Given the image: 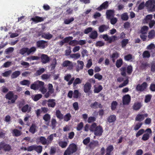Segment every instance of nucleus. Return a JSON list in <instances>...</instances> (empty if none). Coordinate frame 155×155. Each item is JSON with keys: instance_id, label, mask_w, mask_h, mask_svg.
I'll return each instance as SVG.
<instances>
[{"instance_id": "dca6fc26", "label": "nucleus", "mask_w": 155, "mask_h": 155, "mask_svg": "<svg viewBox=\"0 0 155 155\" xmlns=\"http://www.w3.org/2000/svg\"><path fill=\"white\" fill-rule=\"evenodd\" d=\"M44 18L38 16H36L31 18V20L36 23L42 21H44Z\"/></svg>"}, {"instance_id": "13d9d810", "label": "nucleus", "mask_w": 155, "mask_h": 155, "mask_svg": "<svg viewBox=\"0 0 155 155\" xmlns=\"http://www.w3.org/2000/svg\"><path fill=\"white\" fill-rule=\"evenodd\" d=\"M122 64V60L121 59L118 60L116 63V66L117 68L121 67Z\"/></svg>"}, {"instance_id": "9d476101", "label": "nucleus", "mask_w": 155, "mask_h": 155, "mask_svg": "<svg viewBox=\"0 0 155 155\" xmlns=\"http://www.w3.org/2000/svg\"><path fill=\"white\" fill-rule=\"evenodd\" d=\"M123 103L124 104H128L130 102V97L128 94L125 95L123 97Z\"/></svg>"}, {"instance_id": "bf43d9fd", "label": "nucleus", "mask_w": 155, "mask_h": 155, "mask_svg": "<svg viewBox=\"0 0 155 155\" xmlns=\"http://www.w3.org/2000/svg\"><path fill=\"white\" fill-rule=\"evenodd\" d=\"M21 64L24 66L25 68H28L29 66V64L27 62L22 61L21 62Z\"/></svg>"}, {"instance_id": "cd10ccee", "label": "nucleus", "mask_w": 155, "mask_h": 155, "mask_svg": "<svg viewBox=\"0 0 155 155\" xmlns=\"http://www.w3.org/2000/svg\"><path fill=\"white\" fill-rule=\"evenodd\" d=\"M116 119L115 115H111L109 116L107 118V120L109 123H112L114 122Z\"/></svg>"}, {"instance_id": "4be33fe9", "label": "nucleus", "mask_w": 155, "mask_h": 155, "mask_svg": "<svg viewBox=\"0 0 155 155\" xmlns=\"http://www.w3.org/2000/svg\"><path fill=\"white\" fill-rule=\"evenodd\" d=\"M56 136L57 134L55 133L51 134L47 138V140L48 145L51 143L54 137H56Z\"/></svg>"}, {"instance_id": "69168bd1", "label": "nucleus", "mask_w": 155, "mask_h": 155, "mask_svg": "<svg viewBox=\"0 0 155 155\" xmlns=\"http://www.w3.org/2000/svg\"><path fill=\"white\" fill-rule=\"evenodd\" d=\"M79 91L78 90H75L73 93V97L75 98H77L79 96Z\"/></svg>"}, {"instance_id": "c03bdc74", "label": "nucleus", "mask_w": 155, "mask_h": 155, "mask_svg": "<svg viewBox=\"0 0 155 155\" xmlns=\"http://www.w3.org/2000/svg\"><path fill=\"white\" fill-rule=\"evenodd\" d=\"M45 69L44 68H39V69L37 71L35 74L37 76H38L41 75L45 71Z\"/></svg>"}, {"instance_id": "423d86ee", "label": "nucleus", "mask_w": 155, "mask_h": 155, "mask_svg": "<svg viewBox=\"0 0 155 155\" xmlns=\"http://www.w3.org/2000/svg\"><path fill=\"white\" fill-rule=\"evenodd\" d=\"M147 83L145 82L141 85L138 84L136 87V89L138 91H143L147 88Z\"/></svg>"}, {"instance_id": "774afa93", "label": "nucleus", "mask_w": 155, "mask_h": 155, "mask_svg": "<svg viewBox=\"0 0 155 155\" xmlns=\"http://www.w3.org/2000/svg\"><path fill=\"white\" fill-rule=\"evenodd\" d=\"M94 77L99 80H100L102 78V76L99 73H97L94 75Z\"/></svg>"}, {"instance_id": "37998d69", "label": "nucleus", "mask_w": 155, "mask_h": 155, "mask_svg": "<svg viewBox=\"0 0 155 155\" xmlns=\"http://www.w3.org/2000/svg\"><path fill=\"white\" fill-rule=\"evenodd\" d=\"M103 89L102 86L100 85L97 87H95L94 90V92L95 93H99Z\"/></svg>"}, {"instance_id": "680f3d73", "label": "nucleus", "mask_w": 155, "mask_h": 155, "mask_svg": "<svg viewBox=\"0 0 155 155\" xmlns=\"http://www.w3.org/2000/svg\"><path fill=\"white\" fill-rule=\"evenodd\" d=\"M57 64V61L55 58H54L52 61V63L51 64V66L52 67V68L54 69Z\"/></svg>"}, {"instance_id": "c85d7f7f", "label": "nucleus", "mask_w": 155, "mask_h": 155, "mask_svg": "<svg viewBox=\"0 0 155 155\" xmlns=\"http://www.w3.org/2000/svg\"><path fill=\"white\" fill-rule=\"evenodd\" d=\"M99 145L98 142L97 141H93L91 142L89 144V147L91 148H94L95 147L98 146Z\"/></svg>"}, {"instance_id": "9b49d317", "label": "nucleus", "mask_w": 155, "mask_h": 155, "mask_svg": "<svg viewBox=\"0 0 155 155\" xmlns=\"http://www.w3.org/2000/svg\"><path fill=\"white\" fill-rule=\"evenodd\" d=\"M37 141L38 142H41L43 145H48L47 139L44 137H41L37 138Z\"/></svg>"}, {"instance_id": "49530a36", "label": "nucleus", "mask_w": 155, "mask_h": 155, "mask_svg": "<svg viewBox=\"0 0 155 155\" xmlns=\"http://www.w3.org/2000/svg\"><path fill=\"white\" fill-rule=\"evenodd\" d=\"M36 50V48L35 47H32L30 49L28 48V55H29L33 53Z\"/></svg>"}, {"instance_id": "338daca9", "label": "nucleus", "mask_w": 155, "mask_h": 155, "mask_svg": "<svg viewBox=\"0 0 155 155\" xmlns=\"http://www.w3.org/2000/svg\"><path fill=\"white\" fill-rule=\"evenodd\" d=\"M11 62L7 61L5 62L2 66L3 68H8L11 65Z\"/></svg>"}, {"instance_id": "39448f33", "label": "nucleus", "mask_w": 155, "mask_h": 155, "mask_svg": "<svg viewBox=\"0 0 155 155\" xmlns=\"http://www.w3.org/2000/svg\"><path fill=\"white\" fill-rule=\"evenodd\" d=\"M102 37L105 41H107L109 43H111L118 38L117 37L115 36L114 35L109 37L107 34L103 35Z\"/></svg>"}, {"instance_id": "412c9836", "label": "nucleus", "mask_w": 155, "mask_h": 155, "mask_svg": "<svg viewBox=\"0 0 155 155\" xmlns=\"http://www.w3.org/2000/svg\"><path fill=\"white\" fill-rule=\"evenodd\" d=\"M21 110L24 113L29 112L31 111V107L28 104H26L22 108Z\"/></svg>"}, {"instance_id": "c756f323", "label": "nucleus", "mask_w": 155, "mask_h": 155, "mask_svg": "<svg viewBox=\"0 0 155 155\" xmlns=\"http://www.w3.org/2000/svg\"><path fill=\"white\" fill-rule=\"evenodd\" d=\"M97 33L96 31H94L90 34L89 37L92 39H94L96 38L97 37Z\"/></svg>"}, {"instance_id": "4d7b16f0", "label": "nucleus", "mask_w": 155, "mask_h": 155, "mask_svg": "<svg viewBox=\"0 0 155 155\" xmlns=\"http://www.w3.org/2000/svg\"><path fill=\"white\" fill-rule=\"evenodd\" d=\"M12 71L9 70L5 72L2 74V75L4 77H7L9 76L11 73Z\"/></svg>"}, {"instance_id": "1a4fd4ad", "label": "nucleus", "mask_w": 155, "mask_h": 155, "mask_svg": "<svg viewBox=\"0 0 155 155\" xmlns=\"http://www.w3.org/2000/svg\"><path fill=\"white\" fill-rule=\"evenodd\" d=\"M41 62L43 64H45L48 63L50 61V58L46 54H42L41 57Z\"/></svg>"}, {"instance_id": "ddd939ff", "label": "nucleus", "mask_w": 155, "mask_h": 155, "mask_svg": "<svg viewBox=\"0 0 155 155\" xmlns=\"http://www.w3.org/2000/svg\"><path fill=\"white\" fill-rule=\"evenodd\" d=\"M37 45L39 48H44L47 46V43L44 41H39L37 42Z\"/></svg>"}, {"instance_id": "e2e57ef3", "label": "nucleus", "mask_w": 155, "mask_h": 155, "mask_svg": "<svg viewBox=\"0 0 155 155\" xmlns=\"http://www.w3.org/2000/svg\"><path fill=\"white\" fill-rule=\"evenodd\" d=\"M151 97L152 96L151 95L148 94L145 97V102L147 103L149 102L151 100Z\"/></svg>"}, {"instance_id": "7ed1b4c3", "label": "nucleus", "mask_w": 155, "mask_h": 155, "mask_svg": "<svg viewBox=\"0 0 155 155\" xmlns=\"http://www.w3.org/2000/svg\"><path fill=\"white\" fill-rule=\"evenodd\" d=\"M145 6L149 12L155 11V0H149L145 3Z\"/></svg>"}, {"instance_id": "3c124183", "label": "nucleus", "mask_w": 155, "mask_h": 155, "mask_svg": "<svg viewBox=\"0 0 155 155\" xmlns=\"http://www.w3.org/2000/svg\"><path fill=\"white\" fill-rule=\"evenodd\" d=\"M84 124L83 122H81L80 123L78 124L76 127L77 130L78 131L81 130L83 128Z\"/></svg>"}, {"instance_id": "ea45409f", "label": "nucleus", "mask_w": 155, "mask_h": 155, "mask_svg": "<svg viewBox=\"0 0 155 155\" xmlns=\"http://www.w3.org/2000/svg\"><path fill=\"white\" fill-rule=\"evenodd\" d=\"M148 29V27L147 26H143L141 28L140 32L143 34H146Z\"/></svg>"}, {"instance_id": "58836bf2", "label": "nucleus", "mask_w": 155, "mask_h": 155, "mask_svg": "<svg viewBox=\"0 0 155 155\" xmlns=\"http://www.w3.org/2000/svg\"><path fill=\"white\" fill-rule=\"evenodd\" d=\"M21 134V132L17 129H15L13 130V134L15 136H18Z\"/></svg>"}, {"instance_id": "a19ab883", "label": "nucleus", "mask_w": 155, "mask_h": 155, "mask_svg": "<svg viewBox=\"0 0 155 155\" xmlns=\"http://www.w3.org/2000/svg\"><path fill=\"white\" fill-rule=\"evenodd\" d=\"M70 57L72 58L77 59L80 57V54L79 53L73 54L70 55Z\"/></svg>"}, {"instance_id": "79ce46f5", "label": "nucleus", "mask_w": 155, "mask_h": 155, "mask_svg": "<svg viewBox=\"0 0 155 155\" xmlns=\"http://www.w3.org/2000/svg\"><path fill=\"white\" fill-rule=\"evenodd\" d=\"M28 48H23L20 50L19 53L22 55H23L25 53H27V54H28Z\"/></svg>"}, {"instance_id": "5fc2aeb1", "label": "nucleus", "mask_w": 155, "mask_h": 155, "mask_svg": "<svg viewBox=\"0 0 155 155\" xmlns=\"http://www.w3.org/2000/svg\"><path fill=\"white\" fill-rule=\"evenodd\" d=\"M143 58H148L150 56V54L148 51H146L143 52Z\"/></svg>"}, {"instance_id": "bb28decb", "label": "nucleus", "mask_w": 155, "mask_h": 155, "mask_svg": "<svg viewBox=\"0 0 155 155\" xmlns=\"http://www.w3.org/2000/svg\"><path fill=\"white\" fill-rule=\"evenodd\" d=\"M2 147L5 151H8L11 150V147L9 145L2 144L1 143V147Z\"/></svg>"}, {"instance_id": "f3484780", "label": "nucleus", "mask_w": 155, "mask_h": 155, "mask_svg": "<svg viewBox=\"0 0 155 155\" xmlns=\"http://www.w3.org/2000/svg\"><path fill=\"white\" fill-rule=\"evenodd\" d=\"M77 63L78 65L77 67L76 71H78L80 70L83 69L84 64L83 61H78Z\"/></svg>"}, {"instance_id": "72a5a7b5", "label": "nucleus", "mask_w": 155, "mask_h": 155, "mask_svg": "<svg viewBox=\"0 0 155 155\" xmlns=\"http://www.w3.org/2000/svg\"><path fill=\"white\" fill-rule=\"evenodd\" d=\"M142 106L141 104L140 103H135L133 106V108L135 110H139Z\"/></svg>"}, {"instance_id": "7c9ffc66", "label": "nucleus", "mask_w": 155, "mask_h": 155, "mask_svg": "<svg viewBox=\"0 0 155 155\" xmlns=\"http://www.w3.org/2000/svg\"><path fill=\"white\" fill-rule=\"evenodd\" d=\"M42 97V95L40 94H38L32 96V98L34 101H37L40 99Z\"/></svg>"}, {"instance_id": "aec40b11", "label": "nucleus", "mask_w": 155, "mask_h": 155, "mask_svg": "<svg viewBox=\"0 0 155 155\" xmlns=\"http://www.w3.org/2000/svg\"><path fill=\"white\" fill-rule=\"evenodd\" d=\"M99 31L101 33L109 29L108 26L105 25H102L99 27Z\"/></svg>"}, {"instance_id": "09e8293b", "label": "nucleus", "mask_w": 155, "mask_h": 155, "mask_svg": "<svg viewBox=\"0 0 155 155\" xmlns=\"http://www.w3.org/2000/svg\"><path fill=\"white\" fill-rule=\"evenodd\" d=\"M71 117V115L70 114V113L67 114L64 117V120L67 122L70 120Z\"/></svg>"}, {"instance_id": "2f4dec72", "label": "nucleus", "mask_w": 155, "mask_h": 155, "mask_svg": "<svg viewBox=\"0 0 155 155\" xmlns=\"http://www.w3.org/2000/svg\"><path fill=\"white\" fill-rule=\"evenodd\" d=\"M52 37V35L49 33H44L42 35V37L48 39H50Z\"/></svg>"}, {"instance_id": "c9c22d12", "label": "nucleus", "mask_w": 155, "mask_h": 155, "mask_svg": "<svg viewBox=\"0 0 155 155\" xmlns=\"http://www.w3.org/2000/svg\"><path fill=\"white\" fill-rule=\"evenodd\" d=\"M155 36V31L152 30L149 32L148 33V38L150 39H152L154 38Z\"/></svg>"}, {"instance_id": "0e129e2a", "label": "nucleus", "mask_w": 155, "mask_h": 155, "mask_svg": "<svg viewBox=\"0 0 155 155\" xmlns=\"http://www.w3.org/2000/svg\"><path fill=\"white\" fill-rule=\"evenodd\" d=\"M119 56L118 54L117 53H115L112 54L111 58L114 62L115 61L116 59Z\"/></svg>"}, {"instance_id": "6e6552de", "label": "nucleus", "mask_w": 155, "mask_h": 155, "mask_svg": "<svg viewBox=\"0 0 155 155\" xmlns=\"http://www.w3.org/2000/svg\"><path fill=\"white\" fill-rule=\"evenodd\" d=\"M145 132H146L147 133L144 134L143 135L142 138L143 140H146L149 138L150 134H151L152 131L150 129L148 128L146 130Z\"/></svg>"}, {"instance_id": "864d4df0", "label": "nucleus", "mask_w": 155, "mask_h": 155, "mask_svg": "<svg viewBox=\"0 0 155 155\" xmlns=\"http://www.w3.org/2000/svg\"><path fill=\"white\" fill-rule=\"evenodd\" d=\"M14 50V49L13 47H10L6 49L5 50V52L6 54H8L12 52Z\"/></svg>"}, {"instance_id": "20e7f679", "label": "nucleus", "mask_w": 155, "mask_h": 155, "mask_svg": "<svg viewBox=\"0 0 155 155\" xmlns=\"http://www.w3.org/2000/svg\"><path fill=\"white\" fill-rule=\"evenodd\" d=\"M17 97V96L14 94L12 91L9 92L6 95V98L9 100L8 102L9 104L14 103Z\"/></svg>"}, {"instance_id": "8fccbe9b", "label": "nucleus", "mask_w": 155, "mask_h": 155, "mask_svg": "<svg viewBox=\"0 0 155 155\" xmlns=\"http://www.w3.org/2000/svg\"><path fill=\"white\" fill-rule=\"evenodd\" d=\"M121 19L124 21L127 20L128 18V17L127 13H125L122 14L121 15Z\"/></svg>"}, {"instance_id": "f704fd0d", "label": "nucleus", "mask_w": 155, "mask_h": 155, "mask_svg": "<svg viewBox=\"0 0 155 155\" xmlns=\"http://www.w3.org/2000/svg\"><path fill=\"white\" fill-rule=\"evenodd\" d=\"M90 106L91 107L93 108H97L98 107H101V105L97 102H95L93 103H92Z\"/></svg>"}, {"instance_id": "5701e85b", "label": "nucleus", "mask_w": 155, "mask_h": 155, "mask_svg": "<svg viewBox=\"0 0 155 155\" xmlns=\"http://www.w3.org/2000/svg\"><path fill=\"white\" fill-rule=\"evenodd\" d=\"M37 127L35 124H33L30 127L29 131L31 133L34 134L37 131Z\"/></svg>"}, {"instance_id": "6ab92c4d", "label": "nucleus", "mask_w": 155, "mask_h": 155, "mask_svg": "<svg viewBox=\"0 0 155 155\" xmlns=\"http://www.w3.org/2000/svg\"><path fill=\"white\" fill-rule=\"evenodd\" d=\"M51 117L49 114H47L43 117V119L45 121V124L47 125H49Z\"/></svg>"}, {"instance_id": "f257e3e1", "label": "nucleus", "mask_w": 155, "mask_h": 155, "mask_svg": "<svg viewBox=\"0 0 155 155\" xmlns=\"http://www.w3.org/2000/svg\"><path fill=\"white\" fill-rule=\"evenodd\" d=\"M90 130L91 131H94V134L97 136H101L103 132L102 127L100 126L97 127V125L95 123H94L91 126Z\"/></svg>"}, {"instance_id": "6e6d98bb", "label": "nucleus", "mask_w": 155, "mask_h": 155, "mask_svg": "<svg viewBox=\"0 0 155 155\" xmlns=\"http://www.w3.org/2000/svg\"><path fill=\"white\" fill-rule=\"evenodd\" d=\"M152 18L153 15H147L145 19L146 22L147 23L150 20H151Z\"/></svg>"}, {"instance_id": "0eeeda50", "label": "nucleus", "mask_w": 155, "mask_h": 155, "mask_svg": "<svg viewBox=\"0 0 155 155\" xmlns=\"http://www.w3.org/2000/svg\"><path fill=\"white\" fill-rule=\"evenodd\" d=\"M62 66L64 67H68L69 69H72L73 67V64L72 62L68 61L66 60L64 61L62 64Z\"/></svg>"}, {"instance_id": "f8f14e48", "label": "nucleus", "mask_w": 155, "mask_h": 155, "mask_svg": "<svg viewBox=\"0 0 155 155\" xmlns=\"http://www.w3.org/2000/svg\"><path fill=\"white\" fill-rule=\"evenodd\" d=\"M91 87V84L89 82H86L84 85V91L85 93H87L90 92Z\"/></svg>"}, {"instance_id": "4468645a", "label": "nucleus", "mask_w": 155, "mask_h": 155, "mask_svg": "<svg viewBox=\"0 0 155 155\" xmlns=\"http://www.w3.org/2000/svg\"><path fill=\"white\" fill-rule=\"evenodd\" d=\"M48 102V107L54 108L56 105L55 100L54 99H49L47 101Z\"/></svg>"}, {"instance_id": "a878e982", "label": "nucleus", "mask_w": 155, "mask_h": 155, "mask_svg": "<svg viewBox=\"0 0 155 155\" xmlns=\"http://www.w3.org/2000/svg\"><path fill=\"white\" fill-rule=\"evenodd\" d=\"M21 74V72L18 71H16L12 74L11 77L12 78H15L18 77Z\"/></svg>"}, {"instance_id": "052dcab7", "label": "nucleus", "mask_w": 155, "mask_h": 155, "mask_svg": "<svg viewBox=\"0 0 155 155\" xmlns=\"http://www.w3.org/2000/svg\"><path fill=\"white\" fill-rule=\"evenodd\" d=\"M74 20L73 18L72 17L70 19H65L64 21V23L66 24H68L73 21Z\"/></svg>"}, {"instance_id": "a18cd8bd", "label": "nucleus", "mask_w": 155, "mask_h": 155, "mask_svg": "<svg viewBox=\"0 0 155 155\" xmlns=\"http://www.w3.org/2000/svg\"><path fill=\"white\" fill-rule=\"evenodd\" d=\"M20 83L22 85L28 86L30 84V82L28 80H24L22 81H20Z\"/></svg>"}, {"instance_id": "393cba45", "label": "nucleus", "mask_w": 155, "mask_h": 155, "mask_svg": "<svg viewBox=\"0 0 155 155\" xmlns=\"http://www.w3.org/2000/svg\"><path fill=\"white\" fill-rule=\"evenodd\" d=\"M59 146L62 148H65L67 146L68 143L66 141H59L58 143Z\"/></svg>"}, {"instance_id": "f03ea898", "label": "nucleus", "mask_w": 155, "mask_h": 155, "mask_svg": "<svg viewBox=\"0 0 155 155\" xmlns=\"http://www.w3.org/2000/svg\"><path fill=\"white\" fill-rule=\"evenodd\" d=\"M77 150V145L74 143L71 144L64 152V155H70Z\"/></svg>"}, {"instance_id": "b1692460", "label": "nucleus", "mask_w": 155, "mask_h": 155, "mask_svg": "<svg viewBox=\"0 0 155 155\" xmlns=\"http://www.w3.org/2000/svg\"><path fill=\"white\" fill-rule=\"evenodd\" d=\"M108 6V2H104L100 6L97 8L98 10H101L104 9L106 8Z\"/></svg>"}, {"instance_id": "de8ad7c7", "label": "nucleus", "mask_w": 155, "mask_h": 155, "mask_svg": "<svg viewBox=\"0 0 155 155\" xmlns=\"http://www.w3.org/2000/svg\"><path fill=\"white\" fill-rule=\"evenodd\" d=\"M56 115L58 118L61 119H62L63 117L62 114H61L59 110H57L56 111Z\"/></svg>"}, {"instance_id": "2eb2a0df", "label": "nucleus", "mask_w": 155, "mask_h": 155, "mask_svg": "<svg viewBox=\"0 0 155 155\" xmlns=\"http://www.w3.org/2000/svg\"><path fill=\"white\" fill-rule=\"evenodd\" d=\"M147 114H138L135 119L137 121H140L143 120L144 118L147 116Z\"/></svg>"}, {"instance_id": "a211bd4d", "label": "nucleus", "mask_w": 155, "mask_h": 155, "mask_svg": "<svg viewBox=\"0 0 155 155\" xmlns=\"http://www.w3.org/2000/svg\"><path fill=\"white\" fill-rule=\"evenodd\" d=\"M107 18L110 19L113 17L114 15V11L112 10H107L106 12Z\"/></svg>"}, {"instance_id": "e433bc0d", "label": "nucleus", "mask_w": 155, "mask_h": 155, "mask_svg": "<svg viewBox=\"0 0 155 155\" xmlns=\"http://www.w3.org/2000/svg\"><path fill=\"white\" fill-rule=\"evenodd\" d=\"M82 80L79 78H77L74 81L73 83V87L75 88L77 84H79L81 83Z\"/></svg>"}, {"instance_id": "4c0bfd02", "label": "nucleus", "mask_w": 155, "mask_h": 155, "mask_svg": "<svg viewBox=\"0 0 155 155\" xmlns=\"http://www.w3.org/2000/svg\"><path fill=\"white\" fill-rule=\"evenodd\" d=\"M42 147L41 146H35L34 150L38 153H40L41 152Z\"/></svg>"}, {"instance_id": "603ef678", "label": "nucleus", "mask_w": 155, "mask_h": 155, "mask_svg": "<svg viewBox=\"0 0 155 155\" xmlns=\"http://www.w3.org/2000/svg\"><path fill=\"white\" fill-rule=\"evenodd\" d=\"M48 91L50 94L53 93L54 92V89H53V86L52 84H49L48 85Z\"/></svg>"}, {"instance_id": "473e14b6", "label": "nucleus", "mask_w": 155, "mask_h": 155, "mask_svg": "<svg viewBox=\"0 0 155 155\" xmlns=\"http://www.w3.org/2000/svg\"><path fill=\"white\" fill-rule=\"evenodd\" d=\"M37 86V90H39L44 86V82L41 81H37L36 82Z\"/></svg>"}]
</instances>
